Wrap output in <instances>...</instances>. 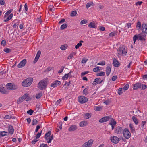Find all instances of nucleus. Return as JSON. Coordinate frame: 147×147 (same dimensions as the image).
Returning a JSON list of instances; mask_svg holds the SVG:
<instances>
[{
    "label": "nucleus",
    "instance_id": "c03bdc74",
    "mask_svg": "<svg viewBox=\"0 0 147 147\" xmlns=\"http://www.w3.org/2000/svg\"><path fill=\"white\" fill-rule=\"evenodd\" d=\"M105 75V72L101 71L100 73L97 74V76H104Z\"/></svg>",
    "mask_w": 147,
    "mask_h": 147
},
{
    "label": "nucleus",
    "instance_id": "4468645a",
    "mask_svg": "<svg viewBox=\"0 0 147 147\" xmlns=\"http://www.w3.org/2000/svg\"><path fill=\"white\" fill-rule=\"evenodd\" d=\"M26 60L24 59L22 61L17 65V67L19 68H21L24 67L26 63Z\"/></svg>",
    "mask_w": 147,
    "mask_h": 147
},
{
    "label": "nucleus",
    "instance_id": "0eeeda50",
    "mask_svg": "<svg viewBox=\"0 0 147 147\" xmlns=\"http://www.w3.org/2000/svg\"><path fill=\"white\" fill-rule=\"evenodd\" d=\"M6 86L8 89L15 90L18 88L16 85L13 83H9L7 84Z\"/></svg>",
    "mask_w": 147,
    "mask_h": 147
},
{
    "label": "nucleus",
    "instance_id": "423d86ee",
    "mask_svg": "<svg viewBox=\"0 0 147 147\" xmlns=\"http://www.w3.org/2000/svg\"><path fill=\"white\" fill-rule=\"evenodd\" d=\"M123 136L126 139H129L131 137V133L127 128H125L123 131Z\"/></svg>",
    "mask_w": 147,
    "mask_h": 147
},
{
    "label": "nucleus",
    "instance_id": "f3484780",
    "mask_svg": "<svg viewBox=\"0 0 147 147\" xmlns=\"http://www.w3.org/2000/svg\"><path fill=\"white\" fill-rule=\"evenodd\" d=\"M133 89L136 90L138 88H141V84L140 83H136L134 85Z\"/></svg>",
    "mask_w": 147,
    "mask_h": 147
},
{
    "label": "nucleus",
    "instance_id": "dca6fc26",
    "mask_svg": "<svg viewBox=\"0 0 147 147\" xmlns=\"http://www.w3.org/2000/svg\"><path fill=\"white\" fill-rule=\"evenodd\" d=\"M142 32L144 33L147 34V24H142Z\"/></svg>",
    "mask_w": 147,
    "mask_h": 147
},
{
    "label": "nucleus",
    "instance_id": "3c124183",
    "mask_svg": "<svg viewBox=\"0 0 147 147\" xmlns=\"http://www.w3.org/2000/svg\"><path fill=\"white\" fill-rule=\"evenodd\" d=\"M64 67H64L63 66H61L60 69V70H59L58 71V74H60L63 71Z\"/></svg>",
    "mask_w": 147,
    "mask_h": 147
},
{
    "label": "nucleus",
    "instance_id": "473e14b6",
    "mask_svg": "<svg viewBox=\"0 0 147 147\" xmlns=\"http://www.w3.org/2000/svg\"><path fill=\"white\" fill-rule=\"evenodd\" d=\"M129 84H127L124 86L123 88H122L123 90H124V92H125V91L127 90L129 88Z\"/></svg>",
    "mask_w": 147,
    "mask_h": 147
},
{
    "label": "nucleus",
    "instance_id": "c756f323",
    "mask_svg": "<svg viewBox=\"0 0 147 147\" xmlns=\"http://www.w3.org/2000/svg\"><path fill=\"white\" fill-rule=\"evenodd\" d=\"M132 118L135 124L136 125H137L138 123V121L137 118L134 116H133Z\"/></svg>",
    "mask_w": 147,
    "mask_h": 147
},
{
    "label": "nucleus",
    "instance_id": "a878e982",
    "mask_svg": "<svg viewBox=\"0 0 147 147\" xmlns=\"http://www.w3.org/2000/svg\"><path fill=\"white\" fill-rule=\"evenodd\" d=\"M43 94L42 92H40L39 93H37L36 96V99L40 98L42 95Z\"/></svg>",
    "mask_w": 147,
    "mask_h": 147
},
{
    "label": "nucleus",
    "instance_id": "5701e85b",
    "mask_svg": "<svg viewBox=\"0 0 147 147\" xmlns=\"http://www.w3.org/2000/svg\"><path fill=\"white\" fill-rule=\"evenodd\" d=\"M0 92L2 94H7L8 93L7 91L5 89L4 87L1 88L0 89Z\"/></svg>",
    "mask_w": 147,
    "mask_h": 147
},
{
    "label": "nucleus",
    "instance_id": "a211bd4d",
    "mask_svg": "<svg viewBox=\"0 0 147 147\" xmlns=\"http://www.w3.org/2000/svg\"><path fill=\"white\" fill-rule=\"evenodd\" d=\"M113 64L114 66L116 67H119V62L115 58L113 59Z\"/></svg>",
    "mask_w": 147,
    "mask_h": 147
},
{
    "label": "nucleus",
    "instance_id": "58836bf2",
    "mask_svg": "<svg viewBox=\"0 0 147 147\" xmlns=\"http://www.w3.org/2000/svg\"><path fill=\"white\" fill-rule=\"evenodd\" d=\"M67 27V24L65 23L61 25L60 28L61 30H63L66 28Z\"/></svg>",
    "mask_w": 147,
    "mask_h": 147
},
{
    "label": "nucleus",
    "instance_id": "6e6d98bb",
    "mask_svg": "<svg viewBox=\"0 0 147 147\" xmlns=\"http://www.w3.org/2000/svg\"><path fill=\"white\" fill-rule=\"evenodd\" d=\"M41 53V51L40 50H39L37 53L36 56V57L39 58V57Z\"/></svg>",
    "mask_w": 147,
    "mask_h": 147
},
{
    "label": "nucleus",
    "instance_id": "7c9ffc66",
    "mask_svg": "<svg viewBox=\"0 0 147 147\" xmlns=\"http://www.w3.org/2000/svg\"><path fill=\"white\" fill-rule=\"evenodd\" d=\"M117 32L116 31H114L112 32L109 34V36L110 37H113L117 35Z\"/></svg>",
    "mask_w": 147,
    "mask_h": 147
},
{
    "label": "nucleus",
    "instance_id": "7ed1b4c3",
    "mask_svg": "<svg viewBox=\"0 0 147 147\" xmlns=\"http://www.w3.org/2000/svg\"><path fill=\"white\" fill-rule=\"evenodd\" d=\"M33 80L32 78H28L23 81L22 83V85L24 87H28L31 85Z\"/></svg>",
    "mask_w": 147,
    "mask_h": 147
},
{
    "label": "nucleus",
    "instance_id": "4be33fe9",
    "mask_svg": "<svg viewBox=\"0 0 147 147\" xmlns=\"http://www.w3.org/2000/svg\"><path fill=\"white\" fill-rule=\"evenodd\" d=\"M87 124V122L86 121H83L80 122L79 125L81 127H84Z\"/></svg>",
    "mask_w": 147,
    "mask_h": 147
},
{
    "label": "nucleus",
    "instance_id": "cd10ccee",
    "mask_svg": "<svg viewBox=\"0 0 147 147\" xmlns=\"http://www.w3.org/2000/svg\"><path fill=\"white\" fill-rule=\"evenodd\" d=\"M13 16V14L12 13L5 20H4V22H7L11 19L12 18Z\"/></svg>",
    "mask_w": 147,
    "mask_h": 147
},
{
    "label": "nucleus",
    "instance_id": "09e8293b",
    "mask_svg": "<svg viewBox=\"0 0 147 147\" xmlns=\"http://www.w3.org/2000/svg\"><path fill=\"white\" fill-rule=\"evenodd\" d=\"M122 90V88H120L118 90V93L119 95H121L123 93Z\"/></svg>",
    "mask_w": 147,
    "mask_h": 147
},
{
    "label": "nucleus",
    "instance_id": "5fc2aeb1",
    "mask_svg": "<svg viewBox=\"0 0 147 147\" xmlns=\"http://www.w3.org/2000/svg\"><path fill=\"white\" fill-rule=\"evenodd\" d=\"M34 111L32 109H30L28 111L27 113L28 114H30V115H32V114Z\"/></svg>",
    "mask_w": 147,
    "mask_h": 147
},
{
    "label": "nucleus",
    "instance_id": "9b49d317",
    "mask_svg": "<svg viewBox=\"0 0 147 147\" xmlns=\"http://www.w3.org/2000/svg\"><path fill=\"white\" fill-rule=\"evenodd\" d=\"M110 139L112 142L114 144L118 143L120 141L119 139L117 136H111L110 137Z\"/></svg>",
    "mask_w": 147,
    "mask_h": 147
},
{
    "label": "nucleus",
    "instance_id": "37998d69",
    "mask_svg": "<svg viewBox=\"0 0 147 147\" xmlns=\"http://www.w3.org/2000/svg\"><path fill=\"white\" fill-rule=\"evenodd\" d=\"M129 127L131 131L132 132H134L135 131L134 129V128L133 125L131 124H129Z\"/></svg>",
    "mask_w": 147,
    "mask_h": 147
},
{
    "label": "nucleus",
    "instance_id": "39448f33",
    "mask_svg": "<svg viewBox=\"0 0 147 147\" xmlns=\"http://www.w3.org/2000/svg\"><path fill=\"white\" fill-rule=\"evenodd\" d=\"M118 54L119 55H125L127 53V51L125 47L122 46L119 47L117 50Z\"/></svg>",
    "mask_w": 147,
    "mask_h": 147
},
{
    "label": "nucleus",
    "instance_id": "052dcab7",
    "mask_svg": "<svg viewBox=\"0 0 147 147\" xmlns=\"http://www.w3.org/2000/svg\"><path fill=\"white\" fill-rule=\"evenodd\" d=\"M1 45L3 46H5L6 45V41L5 40H4L2 41Z\"/></svg>",
    "mask_w": 147,
    "mask_h": 147
},
{
    "label": "nucleus",
    "instance_id": "aec40b11",
    "mask_svg": "<svg viewBox=\"0 0 147 147\" xmlns=\"http://www.w3.org/2000/svg\"><path fill=\"white\" fill-rule=\"evenodd\" d=\"M111 66H107L106 68V74L107 76H108L110 74L111 70Z\"/></svg>",
    "mask_w": 147,
    "mask_h": 147
},
{
    "label": "nucleus",
    "instance_id": "6e6552de",
    "mask_svg": "<svg viewBox=\"0 0 147 147\" xmlns=\"http://www.w3.org/2000/svg\"><path fill=\"white\" fill-rule=\"evenodd\" d=\"M93 141V140L91 139L85 142L81 147H91L92 145Z\"/></svg>",
    "mask_w": 147,
    "mask_h": 147
},
{
    "label": "nucleus",
    "instance_id": "412c9836",
    "mask_svg": "<svg viewBox=\"0 0 147 147\" xmlns=\"http://www.w3.org/2000/svg\"><path fill=\"white\" fill-rule=\"evenodd\" d=\"M14 129L13 126L11 125H9L8 128V131L9 133L11 134H12L14 132Z\"/></svg>",
    "mask_w": 147,
    "mask_h": 147
},
{
    "label": "nucleus",
    "instance_id": "69168bd1",
    "mask_svg": "<svg viewBox=\"0 0 147 147\" xmlns=\"http://www.w3.org/2000/svg\"><path fill=\"white\" fill-rule=\"evenodd\" d=\"M92 3H87L86 6V7L87 8H88L89 7L91 6Z\"/></svg>",
    "mask_w": 147,
    "mask_h": 147
},
{
    "label": "nucleus",
    "instance_id": "f704fd0d",
    "mask_svg": "<svg viewBox=\"0 0 147 147\" xmlns=\"http://www.w3.org/2000/svg\"><path fill=\"white\" fill-rule=\"evenodd\" d=\"M24 99L22 97H20L17 100V103L18 104H20V103L23 102Z\"/></svg>",
    "mask_w": 147,
    "mask_h": 147
},
{
    "label": "nucleus",
    "instance_id": "49530a36",
    "mask_svg": "<svg viewBox=\"0 0 147 147\" xmlns=\"http://www.w3.org/2000/svg\"><path fill=\"white\" fill-rule=\"evenodd\" d=\"M93 71L95 72H98L100 71V69L99 67H95L93 69Z\"/></svg>",
    "mask_w": 147,
    "mask_h": 147
},
{
    "label": "nucleus",
    "instance_id": "8fccbe9b",
    "mask_svg": "<svg viewBox=\"0 0 147 147\" xmlns=\"http://www.w3.org/2000/svg\"><path fill=\"white\" fill-rule=\"evenodd\" d=\"M40 126H41V125L40 124V125H38L36 126V129L35 131V133H37L38 132V130L40 128Z\"/></svg>",
    "mask_w": 147,
    "mask_h": 147
},
{
    "label": "nucleus",
    "instance_id": "9d476101",
    "mask_svg": "<svg viewBox=\"0 0 147 147\" xmlns=\"http://www.w3.org/2000/svg\"><path fill=\"white\" fill-rule=\"evenodd\" d=\"M111 116H105L99 120L100 123H103L109 121L111 118Z\"/></svg>",
    "mask_w": 147,
    "mask_h": 147
},
{
    "label": "nucleus",
    "instance_id": "ea45409f",
    "mask_svg": "<svg viewBox=\"0 0 147 147\" xmlns=\"http://www.w3.org/2000/svg\"><path fill=\"white\" fill-rule=\"evenodd\" d=\"M67 45H62L60 47V49L61 50H65L67 48Z\"/></svg>",
    "mask_w": 147,
    "mask_h": 147
},
{
    "label": "nucleus",
    "instance_id": "603ef678",
    "mask_svg": "<svg viewBox=\"0 0 147 147\" xmlns=\"http://www.w3.org/2000/svg\"><path fill=\"white\" fill-rule=\"evenodd\" d=\"M88 60V59H86L84 58L82 59V60L81 63H86L87 61Z\"/></svg>",
    "mask_w": 147,
    "mask_h": 147
},
{
    "label": "nucleus",
    "instance_id": "f8f14e48",
    "mask_svg": "<svg viewBox=\"0 0 147 147\" xmlns=\"http://www.w3.org/2000/svg\"><path fill=\"white\" fill-rule=\"evenodd\" d=\"M123 131V129L121 127H116L115 129V133L119 134H122Z\"/></svg>",
    "mask_w": 147,
    "mask_h": 147
},
{
    "label": "nucleus",
    "instance_id": "864d4df0",
    "mask_svg": "<svg viewBox=\"0 0 147 147\" xmlns=\"http://www.w3.org/2000/svg\"><path fill=\"white\" fill-rule=\"evenodd\" d=\"M85 117L87 119H88L90 118L91 117L90 115L88 113H86L84 114Z\"/></svg>",
    "mask_w": 147,
    "mask_h": 147
},
{
    "label": "nucleus",
    "instance_id": "f257e3e1",
    "mask_svg": "<svg viewBox=\"0 0 147 147\" xmlns=\"http://www.w3.org/2000/svg\"><path fill=\"white\" fill-rule=\"evenodd\" d=\"M48 83L49 82L48 78H44L41 80L38 83L37 87L41 90H44L47 88Z\"/></svg>",
    "mask_w": 147,
    "mask_h": 147
},
{
    "label": "nucleus",
    "instance_id": "1a4fd4ad",
    "mask_svg": "<svg viewBox=\"0 0 147 147\" xmlns=\"http://www.w3.org/2000/svg\"><path fill=\"white\" fill-rule=\"evenodd\" d=\"M78 101L81 103H84L86 102L88 100V98L84 96H81L78 97Z\"/></svg>",
    "mask_w": 147,
    "mask_h": 147
},
{
    "label": "nucleus",
    "instance_id": "680f3d73",
    "mask_svg": "<svg viewBox=\"0 0 147 147\" xmlns=\"http://www.w3.org/2000/svg\"><path fill=\"white\" fill-rule=\"evenodd\" d=\"M38 140H37L36 139H34L31 142V143L32 144H34L36 142L38 141Z\"/></svg>",
    "mask_w": 147,
    "mask_h": 147
},
{
    "label": "nucleus",
    "instance_id": "4c0bfd02",
    "mask_svg": "<svg viewBox=\"0 0 147 147\" xmlns=\"http://www.w3.org/2000/svg\"><path fill=\"white\" fill-rule=\"evenodd\" d=\"M77 11L76 10H74L72 11L71 13L70 16L72 17L75 16L77 14Z\"/></svg>",
    "mask_w": 147,
    "mask_h": 147
},
{
    "label": "nucleus",
    "instance_id": "4d7b16f0",
    "mask_svg": "<svg viewBox=\"0 0 147 147\" xmlns=\"http://www.w3.org/2000/svg\"><path fill=\"white\" fill-rule=\"evenodd\" d=\"M88 89L87 88H85L83 91V94L85 95H86L88 94V92H87Z\"/></svg>",
    "mask_w": 147,
    "mask_h": 147
},
{
    "label": "nucleus",
    "instance_id": "c85d7f7f",
    "mask_svg": "<svg viewBox=\"0 0 147 147\" xmlns=\"http://www.w3.org/2000/svg\"><path fill=\"white\" fill-rule=\"evenodd\" d=\"M83 42H84V41L82 40L80 41L79 42V43H78L77 44V45H76L75 47V48L76 49L80 47L82 45V43H83Z\"/></svg>",
    "mask_w": 147,
    "mask_h": 147
},
{
    "label": "nucleus",
    "instance_id": "e433bc0d",
    "mask_svg": "<svg viewBox=\"0 0 147 147\" xmlns=\"http://www.w3.org/2000/svg\"><path fill=\"white\" fill-rule=\"evenodd\" d=\"M38 121L36 119H34L32 121V125H36L38 123Z\"/></svg>",
    "mask_w": 147,
    "mask_h": 147
},
{
    "label": "nucleus",
    "instance_id": "ddd939ff",
    "mask_svg": "<svg viewBox=\"0 0 147 147\" xmlns=\"http://www.w3.org/2000/svg\"><path fill=\"white\" fill-rule=\"evenodd\" d=\"M61 84V82L58 80H55L51 84L50 86L53 88L57 87L60 85Z\"/></svg>",
    "mask_w": 147,
    "mask_h": 147
},
{
    "label": "nucleus",
    "instance_id": "b1692460",
    "mask_svg": "<svg viewBox=\"0 0 147 147\" xmlns=\"http://www.w3.org/2000/svg\"><path fill=\"white\" fill-rule=\"evenodd\" d=\"M8 133L5 131L0 132V138L2 137H3L8 135Z\"/></svg>",
    "mask_w": 147,
    "mask_h": 147
},
{
    "label": "nucleus",
    "instance_id": "774afa93",
    "mask_svg": "<svg viewBox=\"0 0 147 147\" xmlns=\"http://www.w3.org/2000/svg\"><path fill=\"white\" fill-rule=\"evenodd\" d=\"M39 147H48L47 144H41Z\"/></svg>",
    "mask_w": 147,
    "mask_h": 147
},
{
    "label": "nucleus",
    "instance_id": "0e129e2a",
    "mask_svg": "<svg viewBox=\"0 0 147 147\" xmlns=\"http://www.w3.org/2000/svg\"><path fill=\"white\" fill-rule=\"evenodd\" d=\"M146 122L145 121H142V122L141 127L142 128H144V125L146 124Z\"/></svg>",
    "mask_w": 147,
    "mask_h": 147
},
{
    "label": "nucleus",
    "instance_id": "2f4dec72",
    "mask_svg": "<svg viewBox=\"0 0 147 147\" xmlns=\"http://www.w3.org/2000/svg\"><path fill=\"white\" fill-rule=\"evenodd\" d=\"M141 27V22L138 21L137 23V25L136 26V28L137 29L139 30L140 28Z\"/></svg>",
    "mask_w": 147,
    "mask_h": 147
},
{
    "label": "nucleus",
    "instance_id": "a19ab883",
    "mask_svg": "<svg viewBox=\"0 0 147 147\" xmlns=\"http://www.w3.org/2000/svg\"><path fill=\"white\" fill-rule=\"evenodd\" d=\"M87 20L85 19H84L81 21L80 24L81 25L85 24L87 23Z\"/></svg>",
    "mask_w": 147,
    "mask_h": 147
},
{
    "label": "nucleus",
    "instance_id": "de8ad7c7",
    "mask_svg": "<svg viewBox=\"0 0 147 147\" xmlns=\"http://www.w3.org/2000/svg\"><path fill=\"white\" fill-rule=\"evenodd\" d=\"M42 130L40 132H39L35 136L36 138L38 139V138L41 135V134H42Z\"/></svg>",
    "mask_w": 147,
    "mask_h": 147
},
{
    "label": "nucleus",
    "instance_id": "2eb2a0df",
    "mask_svg": "<svg viewBox=\"0 0 147 147\" xmlns=\"http://www.w3.org/2000/svg\"><path fill=\"white\" fill-rule=\"evenodd\" d=\"M103 81V80H101L100 78H98L94 79L92 84L93 85H96L97 84L101 83Z\"/></svg>",
    "mask_w": 147,
    "mask_h": 147
},
{
    "label": "nucleus",
    "instance_id": "f03ea898",
    "mask_svg": "<svg viewBox=\"0 0 147 147\" xmlns=\"http://www.w3.org/2000/svg\"><path fill=\"white\" fill-rule=\"evenodd\" d=\"M146 37V35L143 32L140 33L138 35H135L133 38V40L134 43H135L136 40L138 39L141 41H145L146 39L145 38Z\"/></svg>",
    "mask_w": 147,
    "mask_h": 147
},
{
    "label": "nucleus",
    "instance_id": "79ce46f5",
    "mask_svg": "<svg viewBox=\"0 0 147 147\" xmlns=\"http://www.w3.org/2000/svg\"><path fill=\"white\" fill-rule=\"evenodd\" d=\"M12 50L11 49L6 48L4 49V51L6 53H9L11 52Z\"/></svg>",
    "mask_w": 147,
    "mask_h": 147
},
{
    "label": "nucleus",
    "instance_id": "c9c22d12",
    "mask_svg": "<svg viewBox=\"0 0 147 147\" xmlns=\"http://www.w3.org/2000/svg\"><path fill=\"white\" fill-rule=\"evenodd\" d=\"M12 9H10L7 11L4 16V18H5L7 16L9 15L12 12Z\"/></svg>",
    "mask_w": 147,
    "mask_h": 147
},
{
    "label": "nucleus",
    "instance_id": "6ab92c4d",
    "mask_svg": "<svg viewBox=\"0 0 147 147\" xmlns=\"http://www.w3.org/2000/svg\"><path fill=\"white\" fill-rule=\"evenodd\" d=\"M77 129V127L76 125H72L68 129V131H72L76 130Z\"/></svg>",
    "mask_w": 147,
    "mask_h": 147
},
{
    "label": "nucleus",
    "instance_id": "72a5a7b5",
    "mask_svg": "<svg viewBox=\"0 0 147 147\" xmlns=\"http://www.w3.org/2000/svg\"><path fill=\"white\" fill-rule=\"evenodd\" d=\"M102 109V108L101 107L96 106L94 107V109L96 111H100Z\"/></svg>",
    "mask_w": 147,
    "mask_h": 147
},
{
    "label": "nucleus",
    "instance_id": "bb28decb",
    "mask_svg": "<svg viewBox=\"0 0 147 147\" xmlns=\"http://www.w3.org/2000/svg\"><path fill=\"white\" fill-rule=\"evenodd\" d=\"M111 121L109 123V125H115L116 124V122L113 118H111Z\"/></svg>",
    "mask_w": 147,
    "mask_h": 147
},
{
    "label": "nucleus",
    "instance_id": "338daca9",
    "mask_svg": "<svg viewBox=\"0 0 147 147\" xmlns=\"http://www.w3.org/2000/svg\"><path fill=\"white\" fill-rule=\"evenodd\" d=\"M117 78V76H115L112 77V80L113 81H115Z\"/></svg>",
    "mask_w": 147,
    "mask_h": 147
},
{
    "label": "nucleus",
    "instance_id": "393cba45",
    "mask_svg": "<svg viewBox=\"0 0 147 147\" xmlns=\"http://www.w3.org/2000/svg\"><path fill=\"white\" fill-rule=\"evenodd\" d=\"M88 26L90 28H95L96 26L94 22H91L88 25Z\"/></svg>",
    "mask_w": 147,
    "mask_h": 147
},
{
    "label": "nucleus",
    "instance_id": "a18cd8bd",
    "mask_svg": "<svg viewBox=\"0 0 147 147\" xmlns=\"http://www.w3.org/2000/svg\"><path fill=\"white\" fill-rule=\"evenodd\" d=\"M68 75V74H65L62 77V79L63 80H67L69 77Z\"/></svg>",
    "mask_w": 147,
    "mask_h": 147
},
{
    "label": "nucleus",
    "instance_id": "e2e57ef3",
    "mask_svg": "<svg viewBox=\"0 0 147 147\" xmlns=\"http://www.w3.org/2000/svg\"><path fill=\"white\" fill-rule=\"evenodd\" d=\"M105 64V61H102L97 64V65H104Z\"/></svg>",
    "mask_w": 147,
    "mask_h": 147
},
{
    "label": "nucleus",
    "instance_id": "bf43d9fd",
    "mask_svg": "<svg viewBox=\"0 0 147 147\" xmlns=\"http://www.w3.org/2000/svg\"><path fill=\"white\" fill-rule=\"evenodd\" d=\"M147 87V86L143 84L142 85H141V88L142 90H143L145 89Z\"/></svg>",
    "mask_w": 147,
    "mask_h": 147
},
{
    "label": "nucleus",
    "instance_id": "20e7f679",
    "mask_svg": "<svg viewBox=\"0 0 147 147\" xmlns=\"http://www.w3.org/2000/svg\"><path fill=\"white\" fill-rule=\"evenodd\" d=\"M51 133V131H49L45 134L44 136V138L45 140L47 141V142L48 143H51L52 140L54 136L53 134L50 136Z\"/></svg>",
    "mask_w": 147,
    "mask_h": 147
},
{
    "label": "nucleus",
    "instance_id": "13d9d810",
    "mask_svg": "<svg viewBox=\"0 0 147 147\" xmlns=\"http://www.w3.org/2000/svg\"><path fill=\"white\" fill-rule=\"evenodd\" d=\"M28 96V93H26L24 95H23L22 97L23 98V99H26Z\"/></svg>",
    "mask_w": 147,
    "mask_h": 147
}]
</instances>
